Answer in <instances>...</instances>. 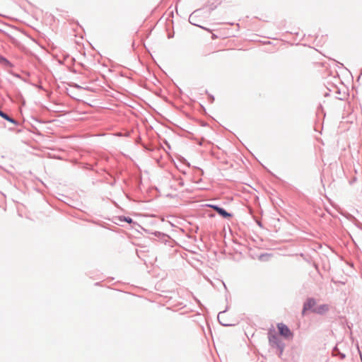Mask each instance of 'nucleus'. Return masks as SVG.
Wrapping results in <instances>:
<instances>
[{
	"mask_svg": "<svg viewBox=\"0 0 362 362\" xmlns=\"http://www.w3.org/2000/svg\"><path fill=\"white\" fill-rule=\"evenodd\" d=\"M277 327H278L279 334L281 336H283L284 337H285L286 339L292 338L293 333L291 332V331L289 329V328L286 325H284L283 323H279L277 325Z\"/></svg>",
	"mask_w": 362,
	"mask_h": 362,
	"instance_id": "1",
	"label": "nucleus"
},
{
	"mask_svg": "<svg viewBox=\"0 0 362 362\" xmlns=\"http://www.w3.org/2000/svg\"><path fill=\"white\" fill-rule=\"evenodd\" d=\"M210 207L213 208L218 214L224 218H230L232 215L225 211L223 209L220 208L215 205H210Z\"/></svg>",
	"mask_w": 362,
	"mask_h": 362,
	"instance_id": "2",
	"label": "nucleus"
},
{
	"mask_svg": "<svg viewBox=\"0 0 362 362\" xmlns=\"http://www.w3.org/2000/svg\"><path fill=\"white\" fill-rule=\"evenodd\" d=\"M315 305V301L313 299L308 300V301L304 305L303 313L305 312V310H307L313 309Z\"/></svg>",
	"mask_w": 362,
	"mask_h": 362,
	"instance_id": "3",
	"label": "nucleus"
},
{
	"mask_svg": "<svg viewBox=\"0 0 362 362\" xmlns=\"http://www.w3.org/2000/svg\"><path fill=\"white\" fill-rule=\"evenodd\" d=\"M328 310V306L327 305H322L317 308H313V311L317 313L322 314Z\"/></svg>",
	"mask_w": 362,
	"mask_h": 362,
	"instance_id": "4",
	"label": "nucleus"
},
{
	"mask_svg": "<svg viewBox=\"0 0 362 362\" xmlns=\"http://www.w3.org/2000/svg\"><path fill=\"white\" fill-rule=\"evenodd\" d=\"M0 116L13 124L16 123V122L13 119L11 118L9 116H8L6 114H5L4 112H3L1 110H0Z\"/></svg>",
	"mask_w": 362,
	"mask_h": 362,
	"instance_id": "5",
	"label": "nucleus"
},
{
	"mask_svg": "<svg viewBox=\"0 0 362 362\" xmlns=\"http://www.w3.org/2000/svg\"><path fill=\"white\" fill-rule=\"evenodd\" d=\"M0 62L2 64H6L8 63V61L4 57L0 56Z\"/></svg>",
	"mask_w": 362,
	"mask_h": 362,
	"instance_id": "6",
	"label": "nucleus"
},
{
	"mask_svg": "<svg viewBox=\"0 0 362 362\" xmlns=\"http://www.w3.org/2000/svg\"><path fill=\"white\" fill-rule=\"evenodd\" d=\"M124 220H125L127 222H128V223H132V218H125V219H124Z\"/></svg>",
	"mask_w": 362,
	"mask_h": 362,
	"instance_id": "7",
	"label": "nucleus"
},
{
	"mask_svg": "<svg viewBox=\"0 0 362 362\" xmlns=\"http://www.w3.org/2000/svg\"><path fill=\"white\" fill-rule=\"evenodd\" d=\"M218 37V36L215 34H213L212 35V39H216Z\"/></svg>",
	"mask_w": 362,
	"mask_h": 362,
	"instance_id": "8",
	"label": "nucleus"
}]
</instances>
